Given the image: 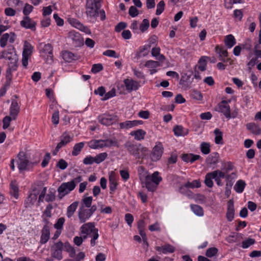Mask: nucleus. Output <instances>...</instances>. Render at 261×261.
<instances>
[{"label":"nucleus","instance_id":"obj_1","mask_svg":"<svg viewBox=\"0 0 261 261\" xmlns=\"http://www.w3.org/2000/svg\"><path fill=\"white\" fill-rule=\"evenodd\" d=\"M80 230L84 239H86L88 236L91 237L90 244L91 246H94L96 245L95 241L99 237L98 230L95 228L94 223L88 222L85 223L81 227Z\"/></svg>","mask_w":261,"mask_h":261},{"label":"nucleus","instance_id":"obj_2","mask_svg":"<svg viewBox=\"0 0 261 261\" xmlns=\"http://www.w3.org/2000/svg\"><path fill=\"white\" fill-rule=\"evenodd\" d=\"M124 147L127 151L136 159H144L147 153V148L143 146L141 144H133L127 141L124 144Z\"/></svg>","mask_w":261,"mask_h":261},{"label":"nucleus","instance_id":"obj_3","mask_svg":"<svg viewBox=\"0 0 261 261\" xmlns=\"http://www.w3.org/2000/svg\"><path fill=\"white\" fill-rule=\"evenodd\" d=\"M82 180V177L78 176L69 182L62 183L58 189V198L60 199H62L63 197L73 190L76 184Z\"/></svg>","mask_w":261,"mask_h":261},{"label":"nucleus","instance_id":"obj_4","mask_svg":"<svg viewBox=\"0 0 261 261\" xmlns=\"http://www.w3.org/2000/svg\"><path fill=\"white\" fill-rule=\"evenodd\" d=\"M1 59L9 60L8 65H18V57L13 46H9L7 49L0 53V59Z\"/></svg>","mask_w":261,"mask_h":261},{"label":"nucleus","instance_id":"obj_5","mask_svg":"<svg viewBox=\"0 0 261 261\" xmlns=\"http://www.w3.org/2000/svg\"><path fill=\"white\" fill-rule=\"evenodd\" d=\"M97 206L93 205L91 208H85L83 205H80L78 211L79 219L81 223H83L88 220L93 214L96 211Z\"/></svg>","mask_w":261,"mask_h":261},{"label":"nucleus","instance_id":"obj_6","mask_svg":"<svg viewBox=\"0 0 261 261\" xmlns=\"http://www.w3.org/2000/svg\"><path fill=\"white\" fill-rule=\"evenodd\" d=\"M63 243L59 241L55 243L50 247V254L53 258L60 260L63 258Z\"/></svg>","mask_w":261,"mask_h":261},{"label":"nucleus","instance_id":"obj_7","mask_svg":"<svg viewBox=\"0 0 261 261\" xmlns=\"http://www.w3.org/2000/svg\"><path fill=\"white\" fill-rule=\"evenodd\" d=\"M164 152V147L162 143L158 142L152 148L150 154V158L152 161L156 162L160 160Z\"/></svg>","mask_w":261,"mask_h":261},{"label":"nucleus","instance_id":"obj_8","mask_svg":"<svg viewBox=\"0 0 261 261\" xmlns=\"http://www.w3.org/2000/svg\"><path fill=\"white\" fill-rule=\"evenodd\" d=\"M100 7L94 4L92 0H87L86 6V13L88 16L96 18L98 16Z\"/></svg>","mask_w":261,"mask_h":261},{"label":"nucleus","instance_id":"obj_9","mask_svg":"<svg viewBox=\"0 0 261 261\" xmlns=\"http://www.w3.org/2000/svg\"><path fill=\"white\" fill-rule=\"evenodd\" d=\"M33 49V47L32 45L25 41L24 43L22 58V64L25 67H27L28 64V59L32 53Z\"/></svg>","mask_w":261,"mask_h":261},{"label":"nucleus","instance_id":"obj_10","mask_svg":"<svg viewBox=\"0 0 261 261\" xmlns=\"http://www.w3.org/2000/svg\"><path fill=\"white\" fill-rule=\"evenodd\" d=\"M216 111L221 112L228 119L231 118L230 108L228 102L223 100L219 102L215 109Z\"/></svg>","mask_w":261,"mask_h":261},{"label":"nucleus","instance_id":"obj_11","mask_svg":"<svg viewBox=\"0 0 261 261\" xmlns=\"http://www.w3.org/2000/svg\"><path fill=\"white\" fill-rule=\"evenodd\" d=\"M68 38L72 41V44L74 47L80 46L83 44V38L79 32L75 31H71L68 33Z\"/></svg>","mask_w":261,"mask_h":261},{"label":"nucleus","instance_id":"obj_12","mask_svg":"<svg viewBox=\"0 0 261 261\" xmlns=\"http://www.w3.org/2000/svg\"><path fill=\"white\" fill-rule=\"evenodd\" d=\"M98 120L101 124L110 125L117 120V116L109 114H103L98 116Z\"/></svg>","mask_w":261,"mask_h":261},{"label":"nucleus","instance_id":"obj_13","mask_svg":"<svg viewBox=\"0 0 261 261\" xmlns=\"http://www.w3.org/2000/svg\"><path fill=\"white\" fill-rule=\"evenodd\" d=\"M20 24L25 29H30L33 31L36 30V22L29 16H24L23 19L20 21Z\"/></svg>","mask_w":261,"mask_h":261},{"label":"nucleus","instance_id":"obj_14","mask_svg":"<svg viewBox=\"0 0 261 261\" xmlns=\"http://www.w3.org/2000/svg\"><path fill=\"white\" fill-rule=\"evenodd\" d=\"M33 193H31L24 201V207L25 208L31 207L36 201L37 196L39 193V190H37L36 188H33Z\"/></svg>","mask_w":261,"mask_h":261},{"label":"nucleus","instance_id":"obj_15","mask_svg":"<svg viewBox=\"0 0 261 261\" xmlns=\"http://www.w3.org/2000/svg\"><path fill=\"white\" fill-rule=\"evenodd\" d=\"M19 162L18 163V168L20 171H23L26 170L28 165H29V161L27 159V155L24 152H20L17 155Z\"/></svg>","mask_w":261,"mask_h":261},{"label":"nucleus","instance_id":"obj_16","mask_svg":"<svg viewBox=\"0 0 261 261\" xmlns=\"http://www.w3.org/2000/svg\"><path fill=\"white\" fill-rule=\"evenodd\" d=\"M123 82L126 87V89L128 92H131L133 91H136L140 87L139 83L134 81L132 79H125L123 81Z\"/></svg>","mask_w":261,"mask_h":261},{"label":"nucleus","instance_id":"obj_17","mask_svg":"<svg viewBox=\"0 0 261 261\" xmlns=\"http://www.w3.org/2000/svg\"><path fill=\"white\" fill-rule=\"evenodd\" d=\"M69 23L74 27L85 32L87 34L91 33L90 30L86 26L84 25L78 20L74 18H69L68 19Z\"/></svg>","mask_w":261,"mask_h":261},{"label":"nucleus","instance_id":"obj_18","mask_svg":"<svg viewBox=\"0 0 261 261\" xmlns=\"http://www.w3.org/2000/svg\"><path fill=\"white\" fill-rule=\"evenodd\" d=\"M60 142L57 145V150L66 146L68 143L72 140V137L65 132L60 137Z\"/></svg>","mask_w":261,"mask_h":261},{"label":"nucleus","instance_id":"obj_19","mask_svg":"<svg viewBox=\"0 0 261 261\" xmlns=\"http://www.w3.org/2000/svg\"><path fill=\"white\" fill-rule=\"evenodd\" d=\"M143 123L142 120H127L119 124L120 128L121 129H129L135 126L142 124Z\"/></svg>","mask_w":261,"mask_h":261},{"label":"nucleus","instance_id":"obj_20","mask_svg":"<svg viewBox=\"0 0 261 261\" xmlns=\"http://www.w3.org/2000/svg\"><path fill=\"white\" fill-rule=\"evenodd\" d=\"M20 111V107L17 101L15 99L12 100L10 108V115L13 117V120H15Z\"/></svg>","mask_w":261,"mask_h":261},{"label":"nucleus","instance_id":"obj_21","mask_svg":"<svg viewBox=\"0 0 261 261\" xmlns=\"http://www.w3.org/2000/svg\"><path fill=\"white\" fill-rule=\"evenodd\" d=\"M50 238L49 226L44 225L41 230V235L40 237V243L41 244H45Z\"/></svg>","mask_w":261,"mask_h":261},{"label":"nucleus","instance_id":"obj_22","mask_svg":"<svg viewBox=\"0 0 261 261\" xmlns=\"http://www.w3.org/2000/svg\"><path fill=\"white\" fill-rule=\"evenodd\" d=\"M181 158L185 162L193 163L196 160L200 159L201 157L199 155L193 153H183L181 155Z\"/></svg>","mask_w":261,"mask_h":261},{"label":"nucleus","instance_id":"obj_23","mask_svg":"<svg viewBox=\"0 0 261 261\" xmlns=\"http://www.w3.org/2000/svg\"><path fill=\"white\" fill-rule=\"evenodd\" d=\"M215 51L219 55V60L225 63V58L228 56V52L226 49H224L222 46L216 45L215 47Z\"/></svg>","mask_w":261,"mask_h":261},{"label":"nucleus","instance_id":"obj_24","mask_svg":"<svg viewBox=\"0 0 261 261\" xmlns=\"http://www.w3.org/2000/svg\"><path fill=\"white\" fill-rule=\"evenodd\" d=\"M246 128L254 135H259L261 134V129L258 125L254 122L248 123L246 124Z\"/></svg>","mask_w":261,"mask_h":261},{"label":"nucleus","instance_id":"obj_25","mask_svg":"<svg viewBox=\"0 0 261 261\" xmlns=\"http://www.w3.org/2000/svg\"><path fill=\"white\" fill-rule=\"evenodd\" d=\"M234 205L232 200H230L228 202L227 210L226 212V218L228 221H231L234 218Z\"/></svg>","mask_w":261,"mask_h":261},{"label":"nucleus","instance_id":"obj_26","mask_svg":"<svg viewBox=\"0 0 261 261\" xmlns=\"http://www.w3.org/2000/svg\"><path fill=\"white\" fill-rule=\"evenodd\" d=\"M155 249L158 252H161L164 254L167 253H173L175 251V248L173 246L170 244L165 245L163 246H157Z\"/></svg>","mask_w":261,"mask_h":261},{"label":"nucleus","instance_id":"obj_27","mask_svg":"<svg viewBox=\"0 0 261 261\" xmlns=\"http://www.w3.org/2000/svg\"><path fill=\"white\" fill-rule=\"evenodd\" d=\"M42 52L44 53L47 56V60H50L53 61V46L49 44H46L44 45L43 49Z\"/></svg>","mask_w":261,"mask_h":261},{"label":"nucleus","instance_id":"obj_28","mask_svg":"<svg viewBox=\"0 0 261 261\" xmlns=\"http://www.w3.org/2000/svg\"><path fill=\"white\" fill-rule=\"evenodd\" d=\"M173 132L176 136H185L188 134V129L181 125H176L173 128Z\"/></svg>","mask_w":261,"mask_h":261},{"label":"nucleus","instance_id":"obj_29","mask_svg":"<svg viewBox=\"0 0 261 261\" xmlns=\"http://www.w3.org/2000/svg\"><path fill=\"white\" fill-rule=\"evenodd\" d=\"M200 186L201 183L199 180H194L192 182L188 181L186 183L180 188V191L181 192H182V190H184L185 188L194 189L195 188H199Z\"/></svg>","mask_w":261,"mask_h":261},{"label":"nucleus","instance_id":"obj_30","mask_svg":"<svg viewBox=\"0 0 261 261\" xmlns=\"http://www.w3.org/2000/svg\"><path fill=\"white\" fill-rule=\"evenodd\" d=\"M224 42L225 46L228 48H231L236 44V39L231 34L226 36L224 38Z\"/></svg>","mask_w":261,"mask_h":261},{"label":"nucleus","instance_id":"obj_31","mask_svg":"<svg viewBox=\"0 0 261 261\" xmlns=\"http://www.w3.org/2000/svg\"><path fill=\"white\" fill-rule=\"evenodd\" d=\"M146 134V132L144 130L139 129L137 130L131 132L130 133V135L134 136L135 139L140 141L144 139Z\"/></svg>","mask_w":261,"mask_h":261},{"label":"nucleus","instance_id":"obj_32","mask_svg":"<svg viewBox=\"0 0 261 261\" xmlns=\"http://www.w3.org/2000/svg\"><path fill=\"white\" fill-rule=\"evenodd\" d=\"M109 180L110 193H112L116 190L118 185L114 174L112 173L109 176Z\"/></svg>","mask_w":261,"mask_h":261},{"label":"nucleus","instance_id":"obj_33","mask_svg":"<svg viewBox=\"0 0 261 261\" xmlns=\"http://www.w3.org/2000/svg\"><path fill=\"white\" fill-rule=\"evenodd\" d=\"M79 204V202L78 201H74L67 207L66 216L68 218H70L73 215L77 208Z\"/></svg>","mask_w":261,"mask_h":261},{"label":"nucleus","instance_id":"obj_34","mask_svg":"<svg viewBox=\"0 0 261 261\" xmlns=\"http://www.w3.org/2000/svg\"><path fill=\"white\" fill-rule=\"evenodd\" d=\"M219 158V154L218 152H213L208 156L206 162L208 164L215 165L218 163Z\"/></svg>","mask_w":261,"mask_h":261},{"label":"nucleus","instance_id":"obj_35","mask_svg":"<svg viewBox=\"0 0 261 261\" xmlns=\"http://www.w3.org/2000/svg\"><path fill=\"white\" fill-rule=\"evenodd\" d=\"M214 177H216V175L212 172H208L206 174L204 184L207 187L212 188L213 187L214 182L212 179H214Z\"/></svg>","mask_w":261,"mask_h":261},{"label":"nucleus","instance_id":"obj_36","mask_svg":"<svg viewBox=\"0 0 261 261\" xmlns=\"http://www.w3.org/2000/svg\"><path fill=\"white\" fill-rule=\"evenodd\" d=\"M62 57L67 62H71L77 59L76 55L69 51H64L62 54Z\"/></svg>","mask_w":261,"mask_h":261},{"label":"nucleus","instance_id":"obj_37","mask_svg":"<svg viewBox=\"0 0 261 261\" xmlns=\"http://www.w3.org/2000/svg\"><path fill=\"white\" fill-rule=\"evenodd\" d=\"M10 193L11 195L13 196L16 199L19 196V189L18 186L15 181H12L10 184Z\"/></svg>","mask_w":261,"mask_h":261},{"label":"nucleus","instance_id":"obj_38","mask_svg":"<svg viewBox=\"0 0 261 261\" xmlns=\"http://www.w3.org/2000/svg\"><path fill=\"white\" fill-rule=\"evenodd\" d=\"M246 186L245 182L241 179L239 180L234 186V189L236 192L241 193L243 192Z\"/></svg>","mask_w":261,"mask_h":261},{"label":"nucleus","instance_id":"obj_39","mask_svg":"<svg viewBox=\"0 0 261 261\" xmlns=\"http://www.w3.org/2000/svg\"><path fill=\"white\" fill-rule=\"evenodd\" d=\"M84 142H80L74 145L72 151V155L73 156H77L80 154L82 149L84 146Z\"/></svg>","mask_w":261,"mask_h":261},{"label":"nucleus","instance_id":"obj_40","mask_svg":"<svg viewBox=\"0 0 261 261\" xmlns=\"http://www.w3.org/2000/svg\"><path fill=\"white\" fill-rule=\"evenodd\" d=\"M8 67L6 72V79L12 80V72L17 70L18 65H8Z\"/></svg>","mask_w":261,"mask_h":261},{"label":"nucleus","instance_id":"obj_41","mask_svg":"<svg viewBox=\"0 0 261 261\" xmlns=\"http://www.w3.org/2000/svg\"><path fill=\"white\" fill-rule=\"evenodd\" d=\"M191 208L195 215L199 216L203 215L204 212L201 206L196 204H191Z\"/></svg>","mask_w":261,"mask_h":261},{"label":"nucleus","instance_id":"obj_42","mask_svg":"<svg viewBox=\"0 0 261 261\" xmlns=\"http://www.w3.org/2000/svg\"><path fill=\"white\" fill-rule=\"evenodd\" d=\"M206 58H207V57L202 56L198 61L199 65L198 66V68L201 71H204L206 70Z\"/></svg>","mask_w":261,"mask_h":261},{"label":"nucleus","instance_id":"obj_43","mask_svg":"<svg viewBox=\"0 0 261 261\" xmlns=\"http://www.w3.org/2000/svg\"><path fill=\"white\" fill-rule=\"evenodd\" d=\"M145 187L148 191L151 192L154 191L156 187V186H154L152 182L150 181V177L148 175L145 177Z\"/></svg>","mask_w":261,"mask_h":261},{"label":"nucleus","instance_id":"obj_44","mask_svg":"<svg viewBox=\"0 0 261 261\" xmlns=\"http://www.w3.org/2000/svg\"><path fill=\"white\" fill-rule=\"evenodd\" d=\"M255 243V240L254 239L248 238L242 242L241 247L243 249H247L251 245Z\"/></svg>","mask_w":261,"mask_h":261},{"label":"nucleus","instance_id":"obj_45","mask_svg":"<svg viewBox=\"0 0 261 261\" xmlns=\"http://www.w3.org/2000/svg\"><path fill=\"white\" fill-rule=\"evenodd\" d=\"M93 198L91 196L84 197L81 201V205H83L85 208H91Z\"/></svg>","mask_w":261,"mask_h":261},{"label":"nucleus","instance_id":"obj_46","mask_svg":"<svg viewBox=\"0 0 261 261\" xmlns=\"http://www.w3.org/2000/svg\"><path fill=\"white\" fill-rule=\"evenodd\" d=\"M108 154L107 152H102L99 153L94 157V162L97 164L102 162L107 158Z\"/></svg>","mask_w":261,"mask_h":261},{"label":"nucleus","instance_id":"obj_47","mask_svg":"<svg viewBox=\"0 0 261 261\" xmlns=\"http://www.w3.org/2000/svg\"><path fill=\"white\" fill-rule=\"evenodd\" d=\"M215 135V142L217 144H222V133L219 129L216 128L214 130Z\"/></svg>","mask_w":261,"mask_h":261},{"label":"nucleus","instance_id":"obj_48","mask_svg":"<svg viewBox=\"0 0 261 261\" xmlns=\"http://www.w3.org/2000/svg\"><path fill=\"white\" fill-rule=\"evenodd\" d=\"M103 147H111L112 146H118V142L117 141L114 139H107V140H103Z\"/></svg>","mask_w":261,"mask_h":261},{"label":"nucleus","instance_id":"obj_49","mask_svg":"<svg viewBox=\"0 0 261 261\" xmlns=\"http://www.w3.org/2000/svg\"><path fill=\"white\" fill-rule=\"evenodd\" d=\"M162 179V178L159 176V173L158 171L154 172L150 177V181L155 184L156 186L159 184Z\"/></svg>","mask_w":261,"mask_h":261},{"label":"nucleus","instance_id":"obj_50","mask_svg":"<svg viewBox=\"0 0 261 261\" xmlns=\"http://www.w3.org/2000/svg\"><path fill=\"white\" fill-rule=\"evenodd\" d=\"M200 150L204 154H208L210 151V145L206 142H202L200 145Z\"/></svg>","mask_w":261,"mask_h":261},{"label":"nucleus","instance_id":"obj_51","mask_svg":"<svg viewBox=\"0 0 261 261\" xmlns=\"http://www.w3.org/2000/svg\"><path fill=\"white\" fill-rule=\"evenodd\" d=\"M165 4L164 1H161L156 6V10L155 14L157 15L161 14L165 9Z\"/></svg>","mask_w":261,"mask_h":261},{"label":"nucleus","instance_id":"obj_52","mask_svg":"<svg viewBox=\"0 0 261 261\" xmlns=\"http://www.w3.org/2000/svg\"><path fill=\"white\" fill-rule=\"evenodd\" d=\"M91 143H92L90 145V147L91 148L93 149H97L98 148H103V140H94L93 141H91Z\"/></svg>","mask_w":261,"mask_h":261},{"label":"nucleus","instance_id":"obj_53","mask_svg":"<svg viewBox=\"0 0 261 261\" xmlns=\"http://www.w3.org/2000/svg\"><path fill=\"white\" fill-rule=\"evenodd\" d=\"M218 252V250L216 247H211L207 249L205 252V255L207 257H212L215 256Z\"/></svg>","mask_w":261,"mask_h":261},{"label":"nucleus","instance_id":"obj_54","mask_svg":"<svg viewBox=\"0 0 261 261\" xmlns=\"http://www.w3.org/2000/svg\"><path fill=\"white\" fill-rule=\"evenodd\" d=\"M13 120V117L11 116H7L5 117L3 120V127L4 129L7 128L10 124V122Z\"/></svg>","mask_w":261,"mask_h":261},{"label":"nucleus","instance_id":"obj_55","mask_svg":"<svg viewBox=\"0 0 261 261\" xmlns=\"http://www.w3.org/2000/svg\"><path fill=\"white\" fill-rule=\"evenodd\" d=\"M149 27V21L147 19H144L140 25V30L142 32L146 31Z\"/></svg>","mask_w":261,"mask_h":261},{"label":"nucleus","instance_id":"obj_56","mask_svg":"<svg viewBox=\"0 0 261 261\" xmlns=\"http://www.w3.org/2000/svg\"><path fill=\"white\" fill-rule=\"evenodd\" d=\"M9 37L10 35L8 33H5L2 35L0 39V45L2 47L6 46Z\"/></svg>","mask_w":261,"mask_h":261},{"label":"nucleus","instance_id":"obj_57","mask_svg":"<svg viewBox=\"0 0 261 261\" xmlns=\"http://www.w3.org/2000/svg\"><path fill=\"white\" fill-rule=\"evenodd\" d=\"M242 236H243V234L240 233H236V235L234 234L233 235H230L227 238L226 241L229 243H233L237 242V238H238V237L242 238Z\"/></svg>","mask_w":261,"mask_h":261},{"label":"nucleus","instance_id":"obj_58","mask_svg":"<svg viewBox=\"0 0 261 261\" xmlns=\"http://www.w3.org/2000/svg\"><path fill=\"white\" fill-rule=\"evenodd\" d=\"M64 222V218L61 217L58 219L57 222L54 224V227L58 230H62Z\"/></svg>","mask_w":261,"mask_h":261},{"label":"nucleus","instance_id":"obj_59","mask_svg":"<svg viewBox=\"0 0 261 261\" xmlns=\"http://www.w3.org/2000/svg\"><path fill=\"white\" fill-rule=\"evenodd\" d=\"M68 166L67 162L64 159H60L56 164V167L61 170L65 169Z\"/></svg>","mask_w":261,"mask_h":261},{"label":"nucleus","instance_id":"obj_60","mask_svg":"<svg viewBox=\"0 0 261 261\" xmlns=\"http://www.w3.org/2000/svg\"><path fill=\"white\" fill-rule=\"evenodd\" d=\"M33 8L34 7L32 5L25 4L23 10V13L24 15V16H28V15L32 12Z\"/></svg>","mask_w":261,"mask_h":261},{"label":"nucleus","instance_id":"obj_61","mask_svg":"<svg viewBox=\"0 0 261 261\" xmlns=\"http://www.w3.org/2000/svg\"><path fill=\"white\" fill-rule=\"evenodd\" d=\"M103 69L101 64H95L92 65L91 72L93 73H97Z\"/></svg>","mask_w":261,"mask_h":261},{"label":"nucleus","instance_id":"obj_62","mask_svg":"<svg viewBox=\"0 0 261 261\" xmlns=\"http://www.w3.org/2000/svg\"><path fill=\"white\" fill-rule=\"evenodd\" d=\"M139 13V11L136 7L132 6L129 8L128 14L131 17H136L138 15Z\"/></svg>","mask_w":261,"mask_h":261},{"label":"nucleus","instance_id":"obj_63","mask_svg":"<svg viewBox=\"0 0 261 261\" xmlns=\"http://www.w3.org/2000/svg\"><path fill=\"white\" fill-rule=\"evenodd\" d=\"M56 199V195L55 192L49 191L45 196V201L46 202H53Z\"/></svg>","mask_w":261,"mask_h":261},{"label":"nucleus","instance_id":"obj_64","mask_svg":"<svg viewBox=\"0 0 261 261\" xmlns=\"http://www.w3.org/2000/svg\"><path fill=\"white\" fill-rule=\"evenodd\" d=\"M85 257V253L83 252H79L75 257L72 259H69L68 261H81Z\"/></svg>","mask_w":261,"mask_h":261}]
</instances>
